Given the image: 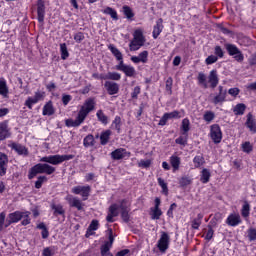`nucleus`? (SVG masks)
I'll use <instances>...</instances> for the list:
<instances>
[{"label":"nucleus","mask_w":256,"mask_h":256,"mask_svg":"<svg viewBox=\"0 0 256 256\" xmlns=\"http://www.w3.org/2000/svg\"><path fill=\"white\" fill-rule=\"evenodd\" d=\"M11 137V128H9V121L0 122V141H5Z\"/></svg>","instance_id":"obj_14"},{"label":"nucleus","mask_w":256,"mask_h":256,"mask_svg":"<svg viewBox=\"0 0 256 256\" xmlns=\"http://www.w3.org/2000/svg\"><path fill=\"white\" fill-rule=\"evenodd\" d=\"M74 41L76 43H81L85 41V34L83 32H77L74 34Z\"/></svg>","instance_id":"obj_61"},{"label":"nucleus","mask_w":256,"mask_h":256,"mask_svg":"<svg viewBox=\"0 0 256 256\" xmlns=\"http://www.w3.org/2000/svg\"><path fill=\"white\" fill-rule=\"evenodd\" d=\"M217 61H219V58L216 55H209L205 59V64L206 65H213L214 63H217Z\"/></svg>","instance_id":"obj_59"},{"label":"nucleus","mask_w":256,"mask_h":256,"mask_svg":"<svg viewBox=\"0 0 256 256\" xmlns=\"http://www.w3.org/2000/svg\"><path fill=\"white\" fill-rule=\"evenodd\" d=\"M171 244V237L167 232H162L160 239L157 242V248L160 253H167V249H169V245Z\"/></svg>","instance_id":"obj_6"},{"label":"nucleus","mask_w":256,"mask_h":256,"mask_svg":"<svg viewBox=\"0 0 256 256\" xmlns=\"http://www.w3.org/2000/svg\"><path fill=\"white\" fill-rule=\"evenodd\" d=\"M139 95H141V86H135L131 92V99H139Z\"/></svg>","instance_id":"obj_60"},{"label":"nucleus","mask_w":256,"mask_h":256,"mask_svg":"<svg viewBox=\"0 0 256 256\" xmlns=\"http://www.w3.org/2000/svg\"><path fill=\"white\" fill-rule=\"evenodd\" d=\"M83 145L86 148L89 147H95V136L93 134H88L84 139H83Z\"/></svg>","instance_id":"obj_35"},{"label":"nucleus","mask_w":256,"mask_h":256,"mask_svg":"<svg viewBox=\"0 0 256 256\" xmlns=\"http://www.w3.org/2000/svg\"><path fill=\"white\" fill-rule=\"evenodd\" d=\"M36 227H37V229H41L42 239H48L49 238V229L47 228V226L43 222L39 223Z\"/></svg>","instance_id":"obj_46"},{"label":"nucleus","mask_w":256,"mask_h":256,"mask_svg":"<svg viewBox=\"0 0 256 256\" xmlns=\"http://www.w3.org/2000/svg\"><path fill=\"white\" fill-rule=\"evenodd\" d=\"M245 111H247V105L244 103H238L233 108V113L237 116L245 115Z\"/></svg>","instance_id":"obj_32"},{"label":"nucleus","mask_w":256,"mask_h":256,"mask_svg":"<svg viewBox=\"0 0 256 256\" xmlns=\"http://www.w3.org/2000/svg\"><path fill=\"white\" fill-rule=\"evenodd\" d=\"M213 220L210 221V225H208V231L206 232L205 235V240L206 241H211L213 239V235H215V230H213Z\"/></svg>","instance_id":"obj_51"},{"label":"nucleus","mask_w":256,"mask_h":256,"mask_svg":"<svg viewBox=\"0 0 256 256\" xmlns=\"http://www.w3.org/2000/svg\"><path fill=\"white\" fill-rule=\"evenodd\" d=\"M241 223H243V220L239 213H230L226 218V225L229 227H239Z\"/></svg>","instance_id":"obj_12"},{"label":"nucleus","mask_w":256,"mask_h":256,"mask_svg":"<svg viewBox=\"0 0 256 256\" xmlns=\"http://www.w3.org/2000/svg\"><path fill=\"white\" fill-rule=\"evenodd\" d=\"M108 239H109V241H106V243L113 246V243H115V236L113 235V228H108Z\"/></svg>","instance_id":"obj_62"},{"label":"nucleus","mask_w":256,"mask_h":256,"mask_svg":"<svg viewBox=\"0 0 256 256\" xmlns=\"http://www.w3.org/2000/svg\"><path fill=\"white\" fill-rule=\"evenodd\" d=\"M166 91H168L169 95H173V78L172 77H168L166 80Z\"/></svg>","instance_id":"obj_55"},{"label":"nucleus","mask_w":256,"mask_h":256,"mask_svg":"<svg viewBox=\"0 0 256 256\" xmlns=\"http://www.w3.org/2000/svg\"><path fill=\"white\" fill-rule=\"evenodd\" d=\"M119 209H121V206H118L117 203H113L109 206L106 216L107 223H115V217H119Z\"/></svg>","instance_id":"obj_10"},{"label":"nucleus","mask_w":256,"mask_h":256,"mask_svg":"<svg viewBox=\"0 0 256 256\" xmlns=\"http://www.w3.org/2000/svg\"><path fill=\"white\" fill-rule=\"evenodd\" d=\"M96 117H97L98 121L100 123H102V125H107L109 123V117H107V115H105L103 110H98L96 113Z\"/></svg>","instance_id":"obj_40"},{"label":"nucleus","mask_w":256,"mask_h":256,"mask_svg":"<svg viewBox=\"0 0 256 256\" xmlns=\"http://www.w3.org/2000/svg\"><path fill=\"white\" fill-rule=\"evenodd\" d=\"M219 93L213 99L214 105H219V103H224L227 99V91L223 89V86L218 87Z\"/></svg>","instance_id":"obj_22"},{"label":"nucleus","mask_w":256,"mask_h":256,"mask_svg":"<svg viewBox=\"0 0 256 256\" xmlns=\"http://www.w3.org/2000/svg\"><path fill=\"white\" fill-rule=\"evenodd\" d=\"M241 150L247 155L253 153V144L249 141H245L241 144Z\"/></svg>","instance_id":"obj_42"},{"label":"nucleus","mask_w":256,"mask_h":256,"mask_svg":"<svg viewBox=\"0 0 256 256\" xmlns=\"http://www.w3.org/2000/svg\"><path fill=\"white\" fill-rule=\"evenodd\" d=\"M108 49L110 51V53H112V55L115 57L116 61H119V63H123V53H121L120 50H118V48L113 45L110 44L108 45Z\"/></svg>","instance_id":"obj_24"},{"label":"nucleus","mask_w":256,"mask_h":256,"mask_svg":"<svg viewBox=\"0 0 256 256\" xmlns=\"http://www.w3.org/2000/svg\"><path fill=\"white\" fill-rule=\"evenodd\" d=\"M8 147H10L12 151L17 152L18 155H24V157H27V155H29V149H27V147H25L24 145L11 142L10 144H8Z\"/></svg>","instance_id":"obj_18"},{"label":"nucleus","mask_w":256,"mask_h":256,"mask_svg":"<svg viewBox=\"0 0 256 256\" xmlns=\"http://www.w3.org/2000/svg\"><path fill=\"white\" fill-rule=\"evenodd\" d=\"M189 141V134H181L178 138L175 139L176 145H181V147H187Z\"/></svg>","instance_id":"obj_39"},{"label":"nucleus","mask_w":256,"mask_h":256,"mask_svg":"<svg viewBox=\"0 0 256 256\" xmlns=\"http://www.w3.org/2000/svg\"><path fill=\"white\" fill-rule=\"evenodd\" d=\"M51 209L53 211L54 217H65V208H63V205L61 204H52Z\"/></svg>","instance_id":"obj_28"},{"label":"nucleus","mask_w":256,"mask_h":256,"mask_svg":"<svg viewBox=\"0 0 256 256\" xmlns=\"http://www.w3.org/2000/svg\"><path fill=\"white\" fill-rule=\"evenodd\" d=\"M36 7H37V21L38 23L43 25V23H45V13H46L45 0H37Z\"/></svg>","instance_id":"obj_11"},{"label":"nucleus","mask_w":256,"mask_h":256,"mask_svg":"<svg viewBox=\"0 0 256 256\" xmlns=\"http://www.w3.org/2000/svg\"><path fill=\"white\" fill-rule=\"evenodd\" d=\"M203 217V213L197 214V217L191 221V229H194L195 231L199 230L201 224L203 223Z\"/></svg>","instance_id":"obj_29"},{"label":"nucleus","mask_w":256,"mask_h":256,"mask_svg":"<svg viewBox=\"0 0 256 256\" xmlns=\"http://www.w3.org/2000/svg\"><path fill=\"white\" fill-rule=\"evenodd\" d=\"M112 126H114L117 133H121V116H115L114 120L112 121Z\"/></svg>","instance_id":"obj_52"},{"label":"nucleus","mask_w":256,"mask_h":256,"mask_svg":"<svg viewBox=\"0 0 256 256\" xmlns=\"http://www.w3.org/2000/svg\"><path fill=\"white\" fill-rule=\"evenodd\" d=\"M181 135H189L191 131V121L189 118H184L180 126Z\"/></svg>","instance_id":"obj_27"},{"label":"nucleus","mask_w":256,"mask_h":256,"mask_svg":"<svg viewBox=\"0 0 256 256\" xmlns=\"http://www.w3.org/2000/svg\"><path fill=\"white\" fill-rule=\"evenodd\" d=\"M108 81H121V74L118 72H108Z\"/></svg>","instance_id":"obj_57"},{"label":"nucleus","mask_w":256,"mask_h":256,"mask_svg":"<svg viewBox=\"0 0 256 256\" xmlns=\"http://www.w3.org/2000/svg\"><path fill=\"white\" fill-rule=\"evenodd\" d=\"M224 47L228 55L230 57H233V59H235L237 63H243V61H245V55H243V52L241 51V49H239V47H237V45L226 43Z\"/></svg>","instance_id":"obj_4"},{"label":"nucleus","mask_w":256,"mask_h":256,"mask_svg":"<svg viewBox=\"0 0 256 256\" xmlns=\"http://www.w3.org/2000/svg\"><path fill=\"white\" fill-rule=\"evenodd\" d=\"M163 29H165V26L163 25V18H159L156 21V24L153 26V31H152L153 39H158L159 35L163 33Z\"/></svg>","instance_id":"obj_20"},{"label":"nucleus","mask_w":256,"mask_h":256,"mask_svg":"<svg viewBox=\"0 0 256 256\" xmlns=\"http://www.w3.org/2000/svg\"><path fill=\"white\" fill-rule=\"evenodd\" d=\"M170 165L172 167V173H177L181 167V157L177 155H172L169 158Z\"/></svg>","instance_id":"obj_23"},{"label":"nucleus","mask_w":256,"mask_h":256,"mask_svg":"<svg viewBox=\"0 0 256 256\" xmlns=\"http://www.w3.org/2000/svg\"><path fill=\"white\" fill-rule=\"evenodd\" d=\"M109 139H111V130H105L100 134V145H107L109 143Z\"/></svg>","instance_id":"obj_34"},{"label":"nucleus","mask_w":256,"mask_h":256,"mask_svg":"<svg viewBox=\"0 0 256 256\" xmlns=\"http://www.w3.org/2000/svg\"><path fill=\"white\" fill-rule=\"evenodd\" d=\"M157 181H158L159 187H161L162 189L163 195L167 197V195H169V187L167 186V182H165V180L161 177L157 178Z\"/></svg>","instance_id":"obj_41"},{"label":"nucleus","mask_w":256,"mask_h":256,"mask_svg":"<svg viewBox=\"0 0 256 256\" xmlns=\"http://www.w3.org/2000/svg\"><path fill=\"white\" fill-rule=\"evenodd\" d=\"M66 201H68L70 207H74L77 211H83V202L78 197L68 196Z\"/></svg>","instance_id":"obj_21"},{"label":"nucleus","mask_w":256,"mask_h":256,"mask_svg":"<svg viewBox=\"0 0 256 256\" xmlns=\"http://www.w3.org/2000/svg\"><path fill=\"white\" fill-rule=\"evenodd\" d=\"M111 159L114 161H121L125 157H131V152H128L125 148H118L111 152Z\"/></svg>","instance_id":"obj_13"},{"label":"nucleus","mask_w":256,"mask_h":256,"mask_svg":"<svg viewBox=\"0 0 256 256\" xmlns=\"http://www.w3.org/2000/svg\"><path fill=\"white\" fill-rule=\"evenodd\" d=\"M248 239H249V241H256V229L255 228L248 229Z\"/></svg>","instance_id":"obj_63"},{"label":"nucleus","mask_w":256,"mask_h":256,"mask_svg":"<svg viewBox=\"0 0 256 256\" xmlns=\"http://www.w3.org/2000/svg\"><path fill=\"white\" fill-rule=\"evenodd\" d=\"M133 39L139 41L140 43H145V36L143 35V30L136 29L133 33Z\"/></svg>","instance_id":"obj_47"},{"label":"nucleus","mask_w":256,"mask_h":256,"mask_svg":"<svg viewBox=\"0 0 256 256\" xmlns=\"http://www.w3.org/2000/svg\"><path fill=\"white\" fill-rule=\"evenodd\" d=\"M191 183H193V179H191L189 176H182L179 179V185L182 187V189H185V187H188V185H191Z\"/></svg>","instance_id":"obj_45"},{"label":"nucleus","mask_w":256,"mask_h":256,"mask_svg":"<svg viewBox=\"0 0 256 256\" xmlns=\"http://www.w3.org/2000/svg\"><path fill=\"white\" fill-rule=\"evenodd\" d=\"M228 93L231 95V97H237L241 93V90L237 87H234L230 88L228 90Z\"/></svg>","instance_id":"obj_64"},{"label":"nucleus","mask_w":256,"mask_h":256,"mask_svg":"<svg viewBox=\"0 0 256 256\" xmlns=\"http://www.w3.org/2000/svg\"><path fill=\"white\" fill-rule=\"evenodd\" d=\"M0 95H2L4 98L9 97V88L7 87V82L3 80H0Z\"/></svg>","instance_id":"obj_44"},{"label":"nucleus","mask_w":256,"mask_h":256,"mask_svg":"<svg viewBox=\"0 0 256 256\" xmlns=\"http://www.w3.org/2000/svg\"><path fill=\"white\" fill-rule=\"evenodd\" d=\"M47 181H48L47 176L45 175L38 176L34 184L35 189H41V187H43V183H47Z\"/></svg>","instance_id":"obj_48"},{"label":"nucleus","mask_w":256,"mask_h":256,"mask_svg":"<svg viewBox=\"0 0 256 256\" xmlns=\"http://www.w3.org/2000/svg\"><path fill=\"white\" fill-rule=\"evenodd\" d=\"M214 55L218 59H223V57H225V51H223V48H221V46H215L214 47Z\"/></svg>","instance_id":"obj_54"},{"label":"nucleus","mask_w":256,"mask_h":256,"mask_svg":"<svg viewBox=\"0 0 256 256\" xmlns=\"http://www.w3.org/2000/svg\"><path fill=\"white\" fill-rule=\"evenodd\" d=\"M193 163H194L195 169H200V167H203L205 163V157H203V154L196 155L193 158Z\"/></svg>","instance_id":"obj_38"},{"label":"nucleus","mask_w":256,"mask_h":256,"mask_svg":"<svg viewBox=\"0 0 256 256\" xmlns=\"http://www.w3.org/2000/svg\"><path fill=\"white\" fill-rule=\"evenodd\" d=\"M7 165H9V156L0 152V177L7 175Z\"/></svg>","instance_id":"obj_16"},{"label":"nucleus","mask_w":256,"mask_h":256,"mask_svg":"<svg viewBox=\"0 0 256 256\" xmlns=\"http://www.w3.org/2000/svg\"><path fill=\"white\" fill-rule=\"evenodd\" d=\"M42 115L51 117V115H55V107H53V101H48L42 110Z\"/></svg>","instance_id":"obj_25"},{"label":"nucleus","mask_w":256,"mask_h":256,"mask_svg":"<svg viewBox=\"0 0 256 256\" xmlns=\"http://www.w3.org/2000/svg\"><path fill=\"white\" fill-rule=\"evenodd\" d=\"M99 229V220H92L90 225L88 226L86 237H89V235H93V231H97Z\"/></svg>","instance_id":"obj_37"},{"label":"nucleus","mask_w":256,"mask_h":256,"mask_svg":"<svg viewBox=\"0 0 256 256\" xmlns=\"http://www.w3.org/2000/svg\"><path fill=\"white\" fill-rule=\"evenodd\" d=\"M123 15L126 17V19H133L135 17V13L133 12V9H131L128 5H124L122 7Z\"/></svg>","instance_id":"obj_43"},{"label":"nucleus","mask_w":256,"mask_h":256,"mask_svg":"<svg viewBox=\"0 0 256 256\" xmlns=\"http://www.w3.org/2000/svg\"><path fill=\"white\" fill-rule=\"evenodd\" d=\"M104 15H110L113 21H119V14H117V10L112 7L107 6L105 9L102 10Z\"/></svg>","instance_id":"obj_30"},{"label":"nucleus","mask_w":256,"mask_h":256,"mask_svg":"<svg viewBox=\"0 0 256 256\" xmlns=\"http://www.w3.org/2000/svg\"><path fill=\"white\" fill-rule=\"evenodd\" d=\"M210 179H211V171H209V169L207 168H203L200 175L201 183L205 185L209 183Z\"/></svg>","instance_id":"obj_33"},{"label":"nucleus","mask_w":256,"mask_h":256,"mask_svg":"<svg viewBox=\"0 0 256 256\" xmlns=\"http://www.w3.org/2000/svg\"><path fill=\"white\" fill-rule=\"evenodd\" d=\"M117 71H122L126 75V77H134L135 75V67L130 65H125V62H120L116 65Z\"/></svg>","instance_id":"obj_15"},{"label":"nucleus","mask_w":256,"mask_h":256,"mask_svg":"<svg viewBox=\"0 0 256 256\" xmlns=\"http://www.w3.org/2000/svg\"><path fill=\"white\" fill-rule=\"evenodd\" d=\"M143 45H145V42H139L138 40L133 38L129 43V49L130 51H139V49H141Z\"/></svg>","instance_id":"obj_36"},{"label":"nucleus","mask_w":256,"mask_h":256,"mask_svg":"<svg viewBox=\"0 0 256 256\" xmlns=\"http://www.w3.org/2000/svg\"><path fill=\"white\" fill-rule=\"evenodd\" d=\"M73 154H64V155H49L40 158V163L35 164L28 170V179L29 181L35 179L37 175H53L55 173L56 168L52 165H61V163H65V161H71L74 159Z\"/></svg>","instance_id":"obj_1"},{"label":"nucleus","mask_w":256,"mask_h":256,"mask_svg":"<svg viewBox=\"0 0 256 256\" xmlns=\"http://www.w3.org/2000/svg\"><path fill=\"white\" fill-rule=\"evenodd\" d=\"M8 219H10V223H19V221L23 219V214L21 211L17 210L8 214Z\"/></svg>","instance_id":"obj_31"},{"label":"nucleus","mask_w":256,"mask_h":256,"mask_svg":"<svg viewBox=\"0 0 256 256\" xmlns=\"http://www.w3.org/2000/svg\"><path fill=\"white\" fill-rule=\"evenodd\" d=\"M44 99H45V92L36 91L34 94V97L29 96L26 99L24 105L28 109H33V105H37V103H39V101H43Z\"/></svg>","instance_id":"obj_8"},{"label":"nucleus","mask_w":256,"mask_h":256,"mask_svg":"<svg viewBox=\"0 0 256 256\" xmlns=\"http://www.w3.org/2000/svg\"><path fill=\"white\" fill-rule=\"evenodd\" d=\"M120 203V217L124 223H129L131 221V215H129V209L125 206L127 199H122Z\"/></svg>","instance_id":"obj_17"},{"label":"nucleus","mask_w":256,"mask_h":256,"mask_svg":"<svg viewBox=\"0 0 256 256\" xmlns=\"http://www.w3.org/2000/svg\"><path fill=\"white\" fill-rule=\"evenodd\" d=\"M96 105H97V102L95 101V98L93 97L87 98L84 101V104L81 106L76 119L73 120L69 118L65 120L66 127H80L81 125H83L89 113H91L92 111H95Z\"/></svg>","instance_id":"obj_2"},{"label":"nucleus","mask_w":256,"mask_h":256,"mask_svg":"<svg viewBox=\"0 0 256 256\" xmlns=\"http://www.w3.org/2000/svg\"><path fill=\"white\" fill-rule=\"evenodd\" d=\"M166 117H168V119H181V112H179L178 110H174L172 112H166Z\"/></svg>","instance_id":"obj_56"},{"label":"nucleus","mask_w":256,"mask_h":256,"mask_svg":"<svg viewBox=\"0 0 256 256\" xmlns=\"http://www.w3.org/2000/svg\"><path fill=\"white\" fill-rule=\"evenodd\" d=\"M151 213V219H153V221H158V219H161V215H163L161 208H151Z\"/></svg>","instance_id":"obj_49"},{"label":"nucleus","mask_w":256,"mask_h":256,"mask_svg":"<svg viewBox=\"0 0 256 256\" xmlns=\"http://www.w3.org/2000/svg\"><path fill=\"white\" fill-rule=\"evenodd\" d=\"M246 129L251 133V135H256V117L253 112H249L246 115V121L244 123Z\"/></svg>","instance_id":"obj_9"},{"label":"nucleus","mask_w":256,"mask_h":256,"mask_svg":"<svg viewBox=\"0 0 256 256\" xmlns=\"http://www.w3.org/2000/svg\"><path fill=\"white\" fill-rule=\"evenodd\" d=\"M104 87L108 95H117L119 93V84L114 81H106Z\"/></svg>","instance_id":"obj_19"},{"label":"nucleus","mask_w":256,"mask_h":256,"mask_svg":"<svg viewBox=\"0 0 256 256\" xmlns=\"http://www.w3.org/2000/svg\"><path fill=\"white\" fill-rule=\"evenodd\" d=\"M138 57L141 63H147V61H149V52L147 50H144L139 53Z\"/></svg>","instance_id":"obj_58"},{"label":"nucleus","mask_w":256,"mask_h":256,"mask_svg":"<svg viewBox=\"0 0 256 256\" xmlns=\"http://www.w3.org/2000/svg\"><path fill=\"white\" fill-rule=\"evenodd\" d=\"M203 119H204V121H206V123H211V121H213V119H215V112L206 111L203 115Z\"/></svg>","instance_id":"obj_53"},{"label":"nucleus","mask_w":256,"mask_h":256,"mask_svg":"<svg viewBox=\"0 0 256 256\" xmlns=\"http://www.w3.org/2000/svg\"><path fill=\"white\" fill-rule=\"evenodd\" d=\"M210 139H212L215 145H219L223 141V131L219 124H213L210 126Z\"/></svg>","instance_id":"obj_5"},{"label":"nucleus","mask_w":256,"mask_h":256,"mask_svg":"<svg viewBox=\"0 0 256 256\" xmlns=\"http://www.w3.org/2000/svg\"><path fill=\"white\" fill-rule=\"evenodd\" d=\"M60 54H61V59L63 61L69 58V50H67V44L65 43L60 44Z\"/></svg>","instance_id":"obj_50"},{"label":"nucleus","mask_w":256,"mask_h":256,"mask_svg":"<svg viewBox=\"0 0 256 256\" xmlns=\"http://www.w3.org/2000/svg\"><path fill=\"white\" fill-rule=\"evenodd\" d=\"M197 83L203 89H215L219 85V74L217 69H213L209 72L208 81L207 75L204 72H199L197 76Z\"/></svg>","instance_id":"obj_3"},{"label":"nucleus","mask_w":256,"mask_h":256,"mask_svg":"<svg viewBox=\"0 0 256 256\" xmlns=\"http://www.w3.org/2000/svg\"><path fill=\"white\" fill-rule=\"evenodd\" d=\"M71 193L74 195H81L83 201H87L89 199V195H91V186H74L71 190Z\"/></svg>","instance_id":"obj_7"},{"label":"nucleus","mask_w":256,"mask_h":256,"mask_svg":"<svg viewBox=\"0 0 256 256\" xmlns=\"http://www.w3.org/2000/svg\"><path fill=\"white\" fill-rule=\"evenodd\" d=\"M241 217L247 221L249 219V215H251V204L248 201H244L242 208L240 210Z\"/></svg>","instance_id":"obj_26"}]
</instances>
